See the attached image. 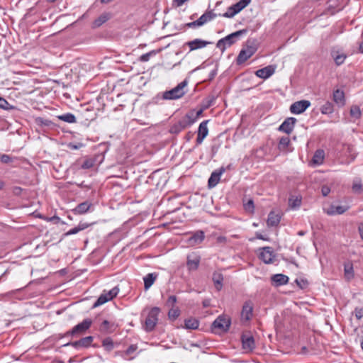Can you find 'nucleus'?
I'll return each instance as SVG.
<instances>
[{
    "label": "nucleus",
    "instance_id": "f257e3e1",
    "mask_svg": "<svg viewBox=\"0 0 363 363\" xmlns=\"http://www.w3.org/2000/svg\"><path fill=\"white\" fill-rule=\"evenodd\" d=\"M188 80L184 79L178 84L174 88L163 93L162 99L164 100H176L182 98L186 92Z\"/></svg>",
    "mask_w": 363,
    "mask_h": 363
},
{
    "label": "nucleus",
    "instance_id": "f03ea898",
    "mask_svg": "<svg viewBox=\"0 0 363 363\" xmlns=\"http://www.w3.org/2000/svg\"><path fill=\"white\" fill-rule=\"evenodd\" d=\"M230 325V318L225 315H220L213 322L211 330L216 334L225 333L229 330Z\"/></svg>",
    "mask_w": 363,
    "mask_h": 363
},
{
    "label": "nucleus",
    "instance_id": "7ed1b4c3",
    "mask_svg": "<svg viewBox=\"0 0 363 363\" xmlns=\"http://www.w3.org/2000/svg\"><path fill=\"white\" fill-rule=\"evenodd\" d=\"M246 33L247 30L245 29L233 33L225 36V38L220 39L217 42L216 47L220 49L222 52H223L227 48L231 46L236 42L238 38L243 34H245Z\"/></svg>",
    "mask_w": 363,
    "mask_h": 363
},
{
    "label": "nucleus",
    "instance_id": "20e7f679",
    "mask_svg": "<svg viewBox=\"0 0 363 363\" xmlns=\"http://www.w3.org/2000/svg\"><path fill=\"white\" fill-rule=\"evenodd\" d=\"M160 309L158 307L152 308L147 314L145 322V330L147 332L152 331L158 321Z\"/></svg>",
    "mask_w": 363,
    "mask_h": 363
},
{
    "label": "nucleus",
    "instance_id": "39448f33",
    "mask_svg": "<svg viewBox=\"0 0 363 363\" xmlns=\"http://www.w3.org/2000/svg\"><path fill=\"white\" fill-rule=\"evenodd\" d=\"M119 292V289L117 286L113 287L108 291H104V292L100 295L96 301L94 303L93 307L96 308L99 306H101L108 301L112 300L114 297H116Z\"/></svg>",
    "mask_w": 363,
    "mask_h": 363
},
{
    "label": "nucleus",
    "instance_id": "423d86ee",
    "mask_svg": "<svg viewBox=\"0 0 363 363\" xmlns=\"http://www.w3.org/2000/svg\"><path fill=\"white\" fill-rule=\"evenodd\" d=\"M92 321L89 318L84 319L82 322L75 325L71 330L66 333V335H76L84 334L91 325Z\"/></svg>",
    "mask_w": 363,
    "mask_h": 363
},
{
    "label": "nucleus",
    "instance_id": "0eeeda50",
    "mask_svg": "<svg viewBox=\"0 0 363 363\" xmlns=\"http://www.w3.org/2000/svg\"><path fill=\"white\" fill-rule=\"evenodd\" d=\"M259 258L265 264H271L273 262L275 255L271 247H264L260 249Z\"/></svg>",
    "mask_w": 363,
    "mask_h": 363
},
{
    "label": "nucleus",
    "instance_id": "6e6552de",
    "mask_svg": "<svg viewBox=\"0 0 363 363\" xmlns=\"http://www.w3.org/2000/svg\"><path fill=\"white\" fill-rule=\"evenodd\" d=\"M310 106L311 102L308 100L296 101L291 105L290 111L294 114H301L303 113Z\"/></svg>",
    "mask_w": 363,
    "mask_h": 363
},
{
    "label": "nucleus",
    "instance_id": "1a4fd4ad",
    "mask_svg": "<svg viewBox=\"0 0 363 363\" xmlns=\"http://www.w3.org/2000/svg\"><path fill=\"white\" fill-rule=\"evenodd\" d=\"M205 238V234L203 230H197L193 233L187 239L186 244L188 246L194 247L201 244Z\"/></svg>",
    "mask_w": 363,
    "mask_h": 363
},
{
    "label": "nucleus",
    "instance_id": "9d476101",
    "mask_svg": "<svg viewBox=\"0 0 363 363\" xmlns=\"http://www.w3.org/2000/svg\"><path fill=\"white\" fill-rule=\"evenodd\" d=\"M209 121L206 120L202 121L199 126L198 131H197V138H196V145H201L205 138L208 134V123Z\"/></svg>",
    "mask_w": 363,
    "mask_h": 363
},
{
    "label": "nucleus",
    "instance_id": "9b49d317",
    "mask_svg": "<svg viewBox=\"0 0 363 363\" xmlns=\"http://www.w3.org/2000/svg\"><path fill=\"white\" fill-rule=\"evenodd\" d=\"M296 119L294 117L286 118L284 122L279 125L278 130L286 134H290L295 126Z\"/></svg>",
    "mask_w": 363,
    "mask_h": 363
},
{
    "label": "nucleus",
    "instance_id": "f8f14e48",
    "mask_svg": "<svg viewBox=\"0 0 363 363\" xmlns=\"http://www.w3.org/2000/svg\"><path fill=\"white\" fill-rule=\"evenodd\" d=\"M253 313V303L251 301H247L244 303L241 311L242 321H248L251 319Z\"/></svg>",
    "mask_w": 363,
    "mask_h": 363
},
{
    "label": "nucleus",
    "instance_id": "ddd939ff",
    "mask_svg": "<svg viewBox=\"0 0 363 363\" xmlns=\"http://www.w3.org/2000/svg\"><path fill=\"white\" fill-rule=\"evenodd\" d=\"M255 51H256V49L252 46H250L245 49H242L240 52V53L237 57V63L238 65H241V64L244 63L246 60H247L250 57H251L254 55Z\"/></svg>",
    "mask_w": 363,
    "mask_h": 363
},
{
    "label": "nucleus",
    "instance_id": "4468645a",
    "mask_svg": "<svg viewBox=\"0 0 363 363\" xmlns=\"http://www.w3.org/2000/svg\"><path fill=\"white\" fill-rule=\"evenodd\" d=\"M348 209L349 206H335L332 204L329 207L324 208L323 211L328 216H335L343 214Z\"/></svg>",
    "mask_w": 363,
    "mask_h": 363
},
{
    "label": "nucleus",
    "instance_id": "2eb2a0df",
    "mask_svg": "<svg viewBox=\"0 0 363 363\" xmlns=\"http://www.w3.org/2000/svg\"><path fill=\"white\" fill-rule=\"evenodd\" d=\"M94 337L92 336H87L80 339L79 340L69 342L65 345V346L71 345L76 349L82 347H88L91 345L93 342Z\"/></svg>",
    "mask_w": 363,
    "mask_h": 363
},
{
    "label": "nucleus",
    "instance_id": "dca6fc26",
    "mask_svg": "<svg viewBox=\"0 0 363 363\" xmlns=\"http://www.w3.org/2000/svg\"><path fill=\"white\" fill-rule=\"evenodd\" d=\"M224 167L220 168L218 170L213 172L208 181V186L209 188L215 187L219 182L220 176L225 172Z\"/></svg>",
    "mask_w": 363,
    "mask_h": 363
},
{
    "label": "nucleus",
    "instance_id": "f3484780",
    "mask_svg": "<svg viewBox=\"0 0 363 363\" xmlns=\"http://www.w3.org/2000/svg\"><path fill=\"white\" fill-rule=\"evenodd\" d=\"M211 42L202 39L196 38L186 43V45L189 48L190 51L201 49L209 45Z\"/></svg>",
    "mask_w": 363,
    "mask_h": 363
},
{
    "label": "nucleus",
    "instance_id": "a211bd4d",
    "mask_svg": "<svg viewBox=\"0 0 363 363\" xmlns=\"http://www.w3.org/2000/svg\"><path fill=\"white\" fill-rule=\"evenodd\" d=\"M200 256L196 253H192L187 256L186 266L189 270H196L198 269L200 263Z\"/></svg>",
    "mask_w": 363,
    "mask_h": 363
},
{
    "label": "nucleus",
    "instance_id": "6ab92c4d",
    "mask_svg": "<svg viewBox=\"0 0 363 363\" xmlns=\"http://www.w3.org/2000/svg\"><path fill=\"white\" fill-rule=\"evenodd\" d=\"M117 327V324L114 322H110L107 320H104L99 327V330L104 334H110L113 333L116 330Z\"/></svg>",
    "mask_w": 363,
    "mask_h": 363
},
{
    "label": "nucleus",
    "instance_id": "aec40b11",
    "mask_svg": "<svg viewBox=\"0 0 363 363\" xmlns=\"http://www.w3.org/2000/svg\"><path fill=\"white\" fill-rule=\"evenodd\" d=\"M242 345L245 350L252 351L255 348L254 337L250 335H243L242 336Z\"/></svg>",
    "mask_w": 363,
    "mask_h": 363
},
{
    "label": "nucleus",
    "instance_id": "412c9836",
    "mask_svg": "<svg viewBox=\"0 0 363 363\" xmlns=\"http://www.w3.org/2000/svg\"><path fill=\"white\" fill-rule=\"evenodd\" d=\"M91 206V203L84 201L78 204L72 211L74 215H82L87 213Z\"/></svg>",
    "mask_w": 363,
    "mask_h": 363
},
{
    "label": "nucleus",
    "instance_id": "4be33fe9",
    "mask_svg": "<svg viewBox=\"0 0 363 363\" xmlns=\"http://www.w3.org/2000/svg\"><path fill=\"white\" fill-rule=\"evenodd\" d=\"M274 73V68L272 66H267L256 71L255 74L261 79H266Z\"/></svg>",
    "mask_w": 363,
    "mask_h": 363
},
{
    "label": "nucleus",
    "instance_id": "5701e85b",
    "mask_svg": "<svg viewBox=\"0 0 363 363\" xmlns=\"http://www.w3.org/2000/svg\"><path fill=\"white\" fill-rule=\"evenodd\" d=\"M218 15L213 11H207L198 18L199 23L201 26H202L205 23L214 19Z\"/></svg>",
    "mask_w": 363,
    "mask_h": 363
},
{
    "label": "nucleus",
    "instance_id": "b1692460",
    "mask_svg": "<svg viewBox=\"0 0 363 363\" xmlns=\"http://www.w3.org/2000/svg\"><path fill=\"white\" fill-rule=\"evenodd\" d=\"M281 216L274 211H271L267 218V224L269 227L277 226L280 222Z\"/></svg>",
    "mask_w": 363,
    "mask_h": 363
},
{
    "label": "nucleus",
    "instance_id": "393cba45",
    "mask_svg": "<svg viewBox=\"0 0 363 363\" xmlns=\"http://www.w3.org/2000/svg\"><path fill=\"white\" fill-rule=\"evenodd\" d=\"M333 101L340 106L345 104L344 91L340 89H336L333 91Z\"/></svg>",
    "mask_w": 363,
    "mask_h": 363
},
{
    "label": "nucleus",
    "instance_id": "a878e982",
    "mask_svg": "<svg viewBox=\"0 0 363 363\" xmlns=\"http://www.w3.org/2000/svg\"><path fill=\"white\" fill-rule=\"evenodd\" d=\"M157 276V273H149L143 277L144 288L145 290L149 289L152 286Z\"/></svg>",
    "mask_w": 363,
    "mask_h": 363
},
{
    "label": "nucleus",
    "instance_id": "bb28decb",
    "mask_svg": "<svg viewBox=\"0 0 363 363\" xmlns=\"http://www.w3.org/2000/svg\"><path fill=\"white\" fill-rule=\"evenodd\" d=\"M188 127L189 126L186 124V122L184 121L183 118H182L177 123H176L171 127L170 132L172 133L177 134Z\"/></svg>",
    "mask_w": 363,
    "mask_h": 363
},
{
    "label": "nucleus",
    "instance_id": "cd10ccee",
    "mask_svg": "<svg viewBox=\"0 0 363 363\" xmlns=\"http://www.w3.org/2000/svg\"><path fill=\"white\" fill-rule=\"evenodd\" d=\"M331 55L337 66L342 65L347 57V55L343 52H339V51L334 50L331 51Z\"/></svg>",
    "mask_w": 363,
    "mask_h": 363
},
{
    "label": "nucleus",
    "instance_id": "c85d7f7f",
    "mask_svg": "<svg viewBox=\"0 0 363 363\" xmlns=\"http://www.w3.org/2000/svg\"><path fill=\"white\" fill-rule=\"evenodd\" d=\"M272 281L276 286H281L288 283L289 277L282 274H277L272 276Z\"/></svg>",
    "mask_w": 363,
    "mask_h": 363
},
{
    "label": "nucleus",
    "instance_id": "c756f323",
    "mask_svg": "<svg viewBox=\"0 0 363 363\" xmlns=\"http://www.w3.org/2000/svg\"><path fill=\"white\" fill-rule=\"evenodd\" d=\"M252 0H240L231 6V10H234L233 13H238L247 6H248Z\"/></svg>",
    "mask_w": 363,
    "mask_h": 363
},
{
    "label": "nucleus",
    "instance_id": "7c9ffc66",
    "mask_svg": "<svg viewBox=\"0 0 363 363\" xmlns=\"http://www.w3.org/2000/svg\"><path fill=\"white\" fill-rule=\"evenodd\" d=\"M325 157V152L323 150H317L312 158V162L315 165H320L323 164Z\"/></svg>",
    "mask_w": 363,
    "mask_h": 363
},
{
    "label": "nucleus",
    "instance_id": "2f4dec72",
    "mask_svg": "<svg viewBox=\"0 0 363 363\" xmlns=\"http://www.w3.org/2000/svg\"><path fill=\"white\" fill-rule=\"evenodd\" d=\"M213 281L215 286L218 291H220L223 287V276L220 272H215L213 274Z\"/></svg>",
    "mask_w": 363,
    "mask_h": 363
},
{
    "label": "nucleus",
    "instance_id": "473e14b6",
    "mask_svg": "<svg viewBox=\"0 0 363 363\" xmlns=\"http://www.w3.org/2000/svg\"><path fill=\"white\" fill-rule=\"evenodd\" d=\"M199 326V321L196 318H188L184 321V328L186 329L196 330Z\"/></svg>",
    "mask_w": 363,
    "mask_h": 363
},
{
    "label": "nucleus",
    "instance_id": "72a5a7b5",
    "mask_svg": "<svg viewBox=\"0 0 363 363\" xmlns=\"http://www.w3.org/2000/svg\"><path fill=\"white\" fill-rule=\"evenodd\" d=\"M57 118L68 123H74L77 122L75 116L71 113L57 116Z\"/></svg>",
    "mask_w": 363,
    "mask_h": 363
},
{
    "label": "nucleus",
    "instance_id": "f704fd0d",
    "mask_svg": "<svg viewBox=\"0 0 363 363\" xmlns=\"http://www.w3.org/2000/svg\"><path fill=\"white\" fill-rule=\"evenodd\" d=\"M109 19L108 13H104L101 15L99 18L94 20L93 22V26L94 28L100 27L102 24L106 23Z\"/></svg>",
    "mask_w": 363,
    "mask_h": 363
},
{
    "label": "nucleus",
    "instance_id": "c9c22d12",
    "mask_svg": "<svg viewBox=\"0 0 363 363\" xmlns=\"http://www.w3.org/2000/svg\"><path fill=\"white\" fill-rule=\"evenodd\" d=\"M352 189L355 194H360L362 191V181L359 178H355L353 180Z\"/></svg>",
    "mask_w": 363,
    "mask_h": 363
},
{
    "label": "nucleus",
    "instance_id": "e433bc0d",
    "mask_svg": "<svg viewBox=\"0 0 363 363\" xmlns=\"http://www.w3.org/2000/svg\"><path fill=\"white\" fill-rule=\"evenodd\" d=\"M102 346L106 351H111L114 348V343L113 340L110 337L104 338L102 340Z\"/></svg>",
    "mask_w": 363,
    "mask_h": 363
},
{
    "label": "nucleus",
    "instance_id": "4c0bfd02",
    "mask_svg": "<svg viewBox=\"0 0 363 363\" xmlns=\"http://www.w3.org/2000/svg\"><path fill=\"white\" fill-rule=\"evenodd\" d=\"M333 105L332 103L327 101L320 107V112L323 114H330L333 112Z\"/></svg>",
    "mask_w": 363,
    "mask_h": 363
},
{
    "label": "nucleus",
    "instance_id": "58836bf2",
    "mask_svg": "<svg viewBox=\"0 0 363 363\" xmlns=\"http://www.w3.org/2000/svg\"><path fill=\"white\" fill-rule=\"evenodd\" d=\"M183 118L186 122L189 127L192 125L197 121L194 111L187 113Z\"/></svg>",
    "mask_w": 363,
    "mask_h": 363
},
{
    "label": "nucleus",
    "instance_id": "ea45409f",
    "mask_svg": "<svg viewBox=\"0 0 363 363\" xmlns=\"http://www.w3.org/2000/svg\"><path fill=\"white\" fill-rule=\"evenodd\" d=\"M0 108L9 111L14 109L15 107L11 105L4 98L0 96Z\"/></svg>",
    "mask_w": 363,
    "mask_h": 363
},
{
    "label": "nucleus",
    "instance_id": "a19ab883",
    "mask_svg": "<svg viewBox=\"0 0 363 363\" xmlns=\"http://www.w3.org/2000/svg\"><path fill=\"white\" fill-rule=\"evenodd\" d=\"M350 116L355 118H359L361 116L360 108L357 106H352L350 108Z\"/></svg>",
    "mask_w": 363,
    "mask_h": 363
},
{
    "label": "nucleus",
    "instance_id": "79ce46f5",
    "mask_svg": "<svg viewBox=\"0 0 363 363\" xmlns=\"http://www.w3.org/2000/svg\"><path fill=\"white\" fill-rule=\"evenodd\" d=\"M345 275L347 279H350L353 277L354 273L352 264L345 265Z\"/></svg>",
    "mask_w": 363,
    "mask_h": 363
},
{
    "label": "nucleus",
    "instance_id": "37998d69",
    "mask_svg": "<svg viewBox=\"0 0 363 363\" xmlns=\"http://www.w3.org/2000/svg\"><path fill=\"white\" fill-rule=\"evenodd\" d=\"M290 143V140L289 137H282L279 140V149H285L286 148Z\"/></svg>",
    "mask_w": 363,
    "mask_h": 363
},
{
    "label": "nucleus",
    "instance_id": "c03bdc74",
    "mask_svg": "<svg viewBox=\"0 0 363 363\" xmlns=\"http://www.w3.org/2000/svg\"><path fill=\"white\" fill-rule=\"evenodd\" d=\"M180 314L179 310L176 308H171L168 313V317L171 320H176Z\"/></svg>",
    "mask_w": 363,
    "mask_h": 363
},
{
    "label": "nucleus",
    "instance_id": "a18cd8bd",
    "mask_svg": "<svg viewBox=\"0 0 363 363\" xmlns=\"http://www.w3.org/2000/svg\"><path fill=\"white\" fill-rule=\"evenodd\" d=\"M94 164V162L91 159L85 160L81 165V168L84 169H88L91 168Z\"/></svg>",
    "mask_w": 363,
    "mask_h": 363
},
{
    "label": "nucleus",
    "instance_id": "49530a36",
    "mask_svg": "<svg viewBox=\"0 0 363 363\" xmlns=\"http://www.w3.org/2000/svg\"><path fill=\"white\" fill-rule=\"evenodd\" d=\"M1 162L4 164H9L13 162V158L9 155L2 154L0 155Z\"/></svg>",
    "mask_w": 363,
    "mask_h": 363
},
{
    "label": "nucleus",
    "instance_id": "de8ad7c7",
    "mask_svg": "<svg viewBox=\"0 0 363 363\" xmlns=\"http://www.w3.org/2000/svg\"><path fill=\"white\" fill-rule=\"evenodd\" d=\"M245 211L253 213L255 209L254 202L252 199H250L246 203L244 204Z\"/></svg>",
    "mask_w": 363,
    "mask_h": 363
},
{
    "label": "nucleus",
    "instance_id": "09e8293b",
    "mask_svg": "<svg viewBox=\"0 0 363 363\" xmlns=\"http://www.w3.org/2000/svg\"><path fill=\"white\" fill-rule=\"evenodd\" d=\"M155 54L156 52L155 50L150 51L149 52L142 55L140 57V60L141 62H147L150 60V57Z\"/></svg>",
    "mask_w": 363,
    "mask_h": 363
},
{
    "label": "nucleus",
    "instance_id": "8fccbe9b",
    "mask_svg": "<svg viewBox=\"0 0 363 363\" xmlns=\"http://www.w3.org/2000/svg\"><path fill=\"white\" fill-rule=\"evenodd\" d=\"M36 123L38 125H44V126H50L51 125V121L48 119H44L43 118H37Z\"/></svg>",
    "mask_w": 363,
    "mask_h": 363
},
{
    "label": "nucleus",
    "instance_id": "3c124183",
    "mask_svg": "<svg viewBox=\"0 0 363 363\" xmlns=\"http://www.w3.org/2000/svg\"><path fill=\"white\" fill-rule=\"evenodd\" d=\"M138 347L137 345H131L125 351V354L127 356H130L138 350Z\"/></svg>",
    "mask_w": 363,
    "mask_h": 363
},
{
    "label": "nucleus",
    "instance_id": "603ef678",
    "mask_svg": "<svg viewBox=\"0 0 363 363\" xmlns=\"http://www.w3.org/2000/svg\"><path fill=\"white\" fill-rule=\"evenodd\" d=\"M233 11L234 10H231V6L230 7H228V11L223 13V14H219V16H222L223 17H225V18H233V16H235L237 13H233Z\"/></svg>",
    "mask_w": 363,
    "mask_h": 363
},
{
    "label": "nucleus",
    "instance_id": "864d4df0",
    "mask_svg": "<svg viewBox=\"0 0 363 363\" xmlns=\"http://www.w3.org/2000/svg\"><path fill=\"white\" fill-rule=\"evenodd\" d=\"M177 302V297L175 296H170L167 301V305L168 306H171V307H173L174 306V304L176 303Z\"/></svg>",
    "mask_w": 363,
    "mask_h": 363
},
{
    "label": "nucleus",
    "instance_id": "5fc2aeb1",
    "mask_svg": "<svg viewBox=\"0 0 363 363\" xmlns=\"http://www.w3.org/2000/svg\"><path fill=\"white\" fill-rule=\"evenodd\" d=\"M289 202H290V206L292 208L299 207L301 206V199H297V198L294 199L293 201L291 199H290Z\"/></svg>",
    "mask_w": 363,
    "mask_h": 363
},
{
    "label": "nucleus",
    "instance_id": "6e6d98bb",
    "mask_svg": "<svg viewBox=\"0 0 363 363\" xmlns=\"http://www.w3.org/2000/svg\"><path fill=\"white\" fill-rule=\"evenodd\" d=\"M354 315L357 319L360 320L363 317V308H356Z\"/></svg>",
    "mask_w": 363,
    "mask_h": 363
},
{
    "label": "nucleus",
    "instance_id": "4d7b16f0",
    "mask_svg": "<svg viewBox=\"0 0 363 363\" xmlns=\"http://www.w3.org/2000/svg\"><path fill=\"white\" fill-rule=\"evenodd\" d=\"M79 232V230L78 227L77 226V227H74V228L70 229L67 232H66L64 234V236H69V235H74V234L78 233Z\"/></svg>",
    "mask_w": 363,
    "mask_h": 363
},
{
    "label": "nucleus",
    "instance_id": "13d9d810",
    "mask_svg": "<svg viewBox=\"0 0 363 363\" xmlns=\"http://www.w3.org/2000/svg\"><path fill=\"white\" fill-rule=\"evenodd\" d=\"M330 192V188L328 186H323L321 188V193L323 196H327Z\"/></svg>",
    "mask_w": 363,
    "mask_h": 363
},
{
    "label": "nucleus",
    "instance_id": "bf43d9fd",
    "mask_svg": "<svg viewBox=\"0 0 363 363\" xmlns=\"http://www.w3.org/2000/svg\"><path fill=\"white\" fill-rule=\"evenodd\" d=\"M213 101H214L213 99L206 100L203 105V108L206 109V108H209L210 106H211L213 105Z\"/></svg>",
    "mask_w": 363,
    "mask_h": 363
},
{
    "label": "nucleus",
    "instance_id": "052dcab7",
    "mask_svg": "<svg viewBox=\"0 0 363 363\" xmlns=\"http://www.w3.org/2000/svg\"><path fill=\"white\" fill-rule=\"evenodd\" d=\"M89 226V223L80 222L77 225L79 231L86 229Z\"/></svg>",
    "mask_w": 363,
    "mask_h": 363
},
{
    "label": "nucleus",
    "instance_id": "680f3d73",
    "mask_svg": "<svg viewBox=\"0 0 363 363\" xmlns=\"http://www.w3.org/2000/svg\"><path fill=\"white\" fill-rule=\"evenodd\" d=\"M187 26L189 28H195V27H199L201 26L200 23H199V20L194 21L193 22L187 23Z\"/></svg>",
    "mask_w": 363,
    "mask_h": 363
},
{
    "label": "nucleus",
    "instance_id": "e2e57ef3",
    "mask_svg": "<svg viewBox=\"0 0 363 363\" xmlns=\"http://www.w3.org/2000/svg\"><path fill=\"white\" fill-rule=\"evenodd\" d=\"M256 238L257 239H259V240H268V238L267 237H264L262 233H259V232H257L256 233Z\"/></svg>",
    "mask_w": 363,
    "mask_h": 363
},
{
    "label": "nucleus",
    "instance_id": "0e129e2a",
    "mask_svg": "<svg viewBox=\"0 0 363 363\" xmlns=\"http://www.w3.org/2000/svg\"><path fill=\"white\" fill-rule=\"evenodd\" d=\"M46 220H49V221H53L55 223H57L60 220V218L58 216H52L50 218H48Z\"/></svg>",
    "mask_w": 363,
    "mask_h": 363
},
{
    "label": "nucleus",
    "instance_id": "69168bd1",
    "mask_svg": "<svg viewBox=\"0 0 363 363\" xmlns=\"http://www.w3.org/2000/svg\"><path fill=\"white\" fill-rule=\"evenodd\" d=\"M203 110H205V108H203V107H202V108H201L200 110L194 112V115H195V117L196 118V119H198L199 118V116H201Z\"/></svg>",
    "mask_w": 363,
    "mask_h": 363
},
{
    "label": "nucleus",
    "instance_id": "338daca9",
    "mask_svg": "<svg viewBox=\"0 0 363 363\" xmlns=\"http://www.w3.org/2000/svg\"><path fill=\"white\" fill-rule=\"evenodd\" d=\"M226 240H227V239L224 236H219L217 238V242H220V243H223V242L224 243L226 242Z\"/></svg>",
    "mask_w": 363,
    "mask_h": 363
},
{
    "label": "nucleus",
    "instance_id": "774afa93",
    "mask_svg": "<svg viewBox=\"0 0 363 363\" xmlns=\"http://www.w3.org/2000/svg\"><path fill=\"white\" fill-rule=\"evenodd\" d=\"M359 233L361 238L363 240V224H361L359 226Z\"/></svg>",
    "mask_w": 363,
    "mask_h": 363
}]
</instances>
